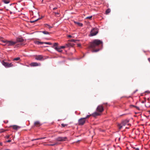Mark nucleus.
Returning <instances> with one entry per match:
<instances>
[{
    "mask_svg": "<svg viewBox=\"0 0 150 150\" xmlns=\"http://www.w3.org/2000/svg\"><path fill=\"white\" fill-rule=\"evenodd\" d=\"M103 45L102 41L98 39H95L89 43L88 48L92 52H97L101 49Z\"/></svg>",
    "mask_w": 150,
    "mask_h": 150,
    "instance_id": "f257e3e1",
    "label": "nucleus"
},
{
    "mask_svg": "<svg viewBox=\"0 0 150 150\" xmlns=\"http://www.w3.org/2000/svg\"><path fill=\"white\" fill-rule=\"evenodd\" d=\"M2 64L6 67H13V65L11 63H8L5 62L4 60L2 62Z\"/></svg>",
    "mask_w": 150,
    "mask_h": 150,
    "instance_id": "f03ea898",
    "label": "nucleus"
},
{
    "mask_svg": "<svg viewBox=\"0 0 150 150\" xmlns=\"http://www.w3.org/2000/svg\"><path fill=\"white\" fill-rule=\"evenodd\" d=\"M86 120L84 118H81L78 120V124L80 125H83L85 122Z\"/></svg>",
    "mask_w": 150,
    "mask_h": 150,
    "instance_id": "7ed1b4c3",
    "label": "nucleus"
},
{
    "mask_svg": "<svg viewBox=\"0 0 150 150\" xmlns=\"http://www.w3.org/2000/svg\"><path fill=\"white\" fill-rule=\"evenodd\" d=\"M67 139L66 137H58L57 138L56 140L58 141L63 142L66 141Z\"/></svg>",
    "mask_w": 150,
    "mask_h": 150,
    "instance_id": "20e7f679",
    "label": "nucleus"
},
{
    "mask_svg": "<svg viewBox=\"0 0 150 150\" xmlns=\"http://www.w3.org/2000/svg\"><path fill=\"white\" fill-rule=\"evenodd\" d=\"M96 110L99 112H102L104 110L103 105H98L97 108Z\"/></svg>",
    "mask_w": 150,
    "mask_h": 150,
    "instance_id": "39448f33",
    "label": "nucleus"
},
{
    "mask_svg": "<svg viewBox=\"0 0 150 150\" xmlns=\"http://www.w3.org/2000/svg\"><path fill=\"white\" fill-rule=\"evenodd\" d=\"M16 43V42L15 41H12L7 40L6 45L8 46H11L13 45Z\"/></svg>",
    "mask_w": 150,
    "mask_h": 150,
    "instance_id": "423d86ee",
    "label": "nucleus"
},
{
    "mask_svg": "<svg viewBox=\"0 0 150 150\" xmlns=\"http://www.w3.org/2000/svg\"><path fill=\"white\" fill-rule=\"evenodd\" d=\"M98 33L97 30L94 29H93L91 32V36H93L96 35Z\"/></svg>",
    "mask_w": 150,
    "mask_h": 150,
    "instance_id": "0eeeda50",
    "label": "nucleus"
},
{
    "mask_svg": "<svg viewBox=\"0 0 150 150\" xmlns=\"http://www.w3.org/2000/svg\"><path fill=\"white\" fill-rule=\"evenodd\" d=\"M43 59V56L41 55H36L35 59L37 60H41Z\"/></svg>",
    "mask_w": 150,
    "mask_h": 150,
    "instance_id": "6e6552de",
    "label": "nucleus"
},
{
    "mask_svg": "<svg viewBox=\"0 0 150 150\" xmlns=\"http://www.w3.org/2000/svg\"><path fill=\"white\" fill-rule=\"evenodd\" d=\"M41 64L40 63H38L37 62H32L30 64V65L31 66H40Z\"/></svg>",
    "mask_w": 150,
    "mask_h": 150,
    "instance_id": "1a4fd4ad",
    "label": "nucleus"
},
{
    "mask_svg": "<svg viewBox=\"0 0 150 150\" xmlns=\"http://www.w3.org/2000/svg\"><path fill=\"white\" fill-rule=\"evenodd\" d=\"M10 127H12L14 129L16 130H17L21 128V127L20 126L16 125H12Z\"/></svg>",
    "mask_w": 150,
    "mask_h": 150,
    "instance_id": "9d476101",
    "label": "nucleus"
},
{
    "mask_svg": "<svg viewBox=\"0 0 150 150\" xmlns=\"http://www.w3.org/2000/svg\"><path fill=\"white\" fill-rule=\"evenodd\" d=\"M128 121L127 120H125L122 122V125H123L124 126L126 125H131L129 124L128 123Z\"/></svg>",
    "mask_w": 150,
    "mask_h": 150,
    "instance_id": "9b49d317",
    "label": "nucleus"
},
{
    "mask_svg": "<svg viewBox=\"0 0 150 150\" xmlns=\"http://www.w3.org/2000/svg\"><path fill=\"white\" fill-rule=\"evenodd\" d=\"M34 125L36 127H40L41 125L39 121H37L35 122Z\"/></svg>",
    "mask_w": 150,
    "mask_h": 150,
    "instance_id": "f8f14e48",
    "label": "nucleus"
},
{
    "mask_svg": "<svg viewBox=\"0 0 150 150\" xmlns=\"http://www.w3.org/2000/svg\"><path fill=\"white\" fill-rule=\"evenodd\" d=\"M24 41V40L22 38H18L16 40V43L17 42H23Z\"/></svg>",
    "mask_w": 150,
    "mask_h": 150,
    "instance_id": "ddd939ff",
    "label": "nucleus"
},
{
    "mask_svg": "<svg viewBox=\"0 0 150 150\" xmlns=\"http://www.w3.org/2000/svg\"><path fill=\"white\" fill-rule=\"evenodd\" d=\"M55 49L56 50L60 52H62V50H61V49L60 48V47H55Z\"/></svg>",
    "mask_w": 150,
    "mask_h": 150,
    "instance_id": "4468645a",
    "label": "nucleus"
},
{
    "mask_svg": "<svg viewBox=\"0 0 150 150\" xmlns=\"http://www.w3.org/2000/svg\"><path fill=\"white\" fill-rule=\"evenodd\" d=\"M74 44L73 43H72L70 42H69L67 44H66V45L67 47H73Z\"/></svg>",
    "mask_w": 150,
    "mask_h": 150,
    "instance_id": "2eb2a0df",
    "label": "nucleus"
},
{
    "mask_svg": "<svg viewBox=\"0 0 150 150\" xmlns=\"http://www.w3.org/2000/svg\"><path fill=\"white\" fill-rule=\"evenodd\" d=\"M100 114L98 112H95L93 113L92 115L94 117H96L97 116L99 115Z\"/></svg>",
    "mask_w": 150,
    "mask_h": 150,
    "instance_id": "dca6fc26",
    "label": "nucleus"
},
{
    "mask_svg": "<svg viewBox=\"0 0 150 150\" xmlns=\"http://www.w3.org/2000/svg\"><path fill=\"white\" fill-rule=\"evenodd\" d=\"M74 23L79 26L82 27L83 26V25L82 23L76 22H74Z\"/></svg>",
    "mask_w": 150,
    "mask_h": 150,
    "instance_id": "f3484780",
    "label": "nucleus"
},
{
    "mask_svg": "<svg viewBox=\"0 0 150 150\" xmlns=\"http://www.w3.org/2000/svg\"><path fill=\"white\" fill-rule=\"evenodd\" d=\"M44 25H45V27L47 28H49V29H50L52 28V26H50L48 24H44Z\"/></svg>",
    "mask_w": 150,
    "mask_h": 150,
    "instance_id": "a211bd4d",
    "label": "nucleus"
},
{
    "mask_svg": "<svg viewBox=\"0 0 150 150\" xmlns=\"http://www.w3.org/2000/svg\"><path fill=\"white\" fill-rule=\"evenodd\" d=\"M45 138H46V137H41V138H37V139H32V141H33L34 140H40V139H44Z\"/></svg>",
    "mask_w": 150,
    "mask_h": 150,
    "instance_id": "6ab92c4d",
    "label": "nucleus"
},
{
    "mask_svg": "<svg viewBox=\"0 0 150 150\" xmlns=\"http://www.w3.org/2000/svg\"><path fill=\"white\" fill-rule=\"evenodd\" d=\"M36 43L37 45H40L43 44V43H44V42L38 41L36 42Z\"/></svg>",
    "mask_w": 150,
    "mask_h": 150,
    "instance_id": "aec40b11",
    "label": "nucleus"
},
{
    "mask_svg": "<svg viewBox=\"0 0 150 150\" xmlns=\"http://www.w3.org/2000/svg\"><path fill=\"white\" fill-rule=\"evenodd\" d=\"M3 1L5 4H8L10 2V1L9 0H3Z\"/></svg>",
    "mask_w": 150,
    "mask_h": 150,
    "instance_id": "412c9836",
    "label": "nucleus"
},
{
    "mask_svg": "<svg viewBox=\"0 0 150 150\" xmlns=\"http://www.w3.org/2000/svg\"><path fill=\"white\" fill-rule=\"evenodd\" d=\"M41 18H39L35 20L31 21H30V22L31 23H33L35 22H36V21H38L39 20H40V19H41Z\"/></svg>",
    "mask_w": 150,
    "mask_h": 150,
    "instance_id": "4be33fe9",
    "label": "nucleus"
},
{
    "mask_svg": "<svg viewBox=\"0 0 150 150\" xmlns=\"http://www.w3.org/2000/svg\"><path fill=\"white\" fill-rule=\"evenodd\" d=\"M110 9L108 8V9L106 11V14H107L108 13H110Z\"/></svg>",
    "mask_w": 150,
    "mask_h": 150,
    "instance_id": "5701e85b",
    "label": "nucleus"
},
{
    "mask_svg": "<svg viewBox=\"0 0 150 150\" xmlns=\"http://www.w3.org/2000/svg\"><path fill=\"white\" fill-rule=\"evenodd\" d=\"M118 126L119 127V129H120L122 128V126H123V125H122L121 123V124H118Z\"/></svg>",
    "mask_w": 150,
    "mask_h": 150,
    "instance_id": "b1692460",
    "label": "nucleus"
},
{
    "mask_svg": "<svg viewBox=\"0 0 150 150\" xmlns=\"http://www.w3.org/2000/svg\"><path fill=\"white\" fill-rule=\"evenodd\" d=\"M42 33L44 34H50L49 32L46 31H43Z\"/></svg>",
    "mask_w": 150,
    "mask_h": 150,
    "instance_id": "393cba45",
    "label": "nucleus"
},
{
    "mask_svg": "<svg viewBox=\"0 0 150 150\" xmlns=\"http://www.w3.org/2000/svg\"><path fill=\"white\" fill-rule=\"evenodd\" d=\"M131 106L136 108L138 110H139V107L137 106H136L135 105H131Z\"/></svg>",
    "mask_w": 150,
    "mask_h": 150,
    "instance_id": "a878e982",
    "label": "nucleus"
},
{
    "mask_svg": "<svg viewBox=\"0 0 150 150\" xmlns=\"http://www.w3.org/2000/svg\"><path fill=\"white\" fill-rule=\"evenodd\" d=\"M20 59V57H16V58H15L14 59H13V60L17 61V60H19V59Z\"/></svg>",
    "mask_w": 150,
    "mask_h": 150,
    "instance_id": "bb28decb",
    "label": "nucleus"
},
{
    "mask_svg": "<svg viewBox=\"0 0 150 150\" xmlns=\"http://www.w3.org/2000/svg\"><path fill=\"white\" fill-rule=\"evenodd\" d=\"M5 131H6V130H5L3 129H0V133L3 132H5Z\"/></svg>",
    "mask_w": 150,
    "mask_h": 150,
    "instance_id": "cd10ccee",
    "label": "nucleus"
},
{
    "mask_svg": "<svg viewBox=\"0 0 150 150\" xmlns=\"http://www.w3.org/2000/svg\"><path fill=\"white\" fill-rule=\"evenodd\" d=\"M1 41L4 43H6V44L7 41V40H1Z\"/></svg>",
    "mask_w": 150,
    "mask_h": 150,
    "instance_id": "c85d7f7f",
    "label": "nucleus"
},
{
    "mask_svg": "<svg viewBox=\"0 0 150 150\" xmlns=\"http://www.w3.org/2000/svg\"><path fill=\"white\" fill-rule=\"evenodd\" d=\"M69 41L70 42H76V40L74 39H72L70 40H69Z\"/></svg>",
    "mask_w": 150,
    "mask_h": 150,
    "instance_id": "c756f323",
    "label": "nucleus"
},
{
    "mask_svg": "<svg viewBox=\"0 0 150 150\" xmlns=\"http://www.w3.org/2000/svg\"><path fill=\"white\" fill-rule=\"evenodd\" d=\"M58 45V43H55L54 44L53 46L55 47H57V45Z\"/></svg>",
    "mask_w": 150,
    "mask_h": 150,
    "instance_id": "7c9ffc66",
    "label": "nucleus"
},
{
    "mask_svg": "<svg viewBox=\"0 0 150 150\" xmlns=\"http://www.w3.org/2000/svg\"><path fill=\"white\" fill-rule=\"evenodd\" d=\"M44 43L49 45H51L52 44L51 43L49 42H44Z\"/></svg>",
    "mask_w": 150,
    "mask_h": 150,
    "instance_id": "2f4dec72",
    "label": "nucleus"
},
{
    "mask_svg": "<svg viewBox=\"0 0 150 150\" xmlns=\"http://www.w3.org/2000/svg\"><path fill=\"white\" fill-rule=\"evenodd\" d=\"M91 115H87L85 117H84L85 120H86V119L89 118L91 116Z\"/></svg>",
    "mask_w": 150,
    "mask_h": 150,
    "instance_id": "473e14b6",
    "label": "nucleus"
},
{
    "mask_svg": "<svg viewBox=\"0 0 150 150\" xmlns=\"http://www.w3.org/2000/svg\"><path fill=\"white\" fill-rule=\"evenodd\" d=\"M92 18V16H89V17H86V19H91V18Z\"/></svg>",
    "mask_w": 150,
    "mask_h": 150,
    "instance_id": "72a5a7b5",
    "label": "nucleus"
},
{
    "mask_svg": "<svg viewBox=\"0 0 150 150\" xmlns=\"http://www.w3.org/2000/svg\"><path fill=\"white\" fill-rule=\"evenodd\" d=\"M67 125H66V124H61V125L63 127H65V126H67Z\"/></svg>",
    "mask_w": 150,
    "mask_h": 150,
    "instance_id": "f704fd0d",
    "label": "nucleus"
},
{
    "mask_svg": "<svg viewBox=\"0 0 150 150\" xmlns=\"http://www.w3.org/2000/svg\"><path fill=\"white\" fill-rule=\"evenodd\" d=\"M56 144H57L56 143H55V144H49V146H54Z\"/></svg>",
    "mask_w": 150,
    "mask_h": 150,
    "instance_id": "c9c22d12",
    "label": "nucleus"
},
{
    "mask_svg": "<svg viewBox=\"0 0 150 150\" xmlns=\"http://www.w3.org/2000/svg\"><path fill=\"white\" fill-rule=\"evenodd\" d=\"M60 47L61 49H64L65 47V46H61Z\"/></svg>",
    "mask_w": 150,
    "mask_h": 150,
    "instance_id": "e433bc0d",
    "label": "nucleus"
},
{
    "mask_svg": "<svg viewBox=\"0 0 150 150\" xmlns=\"http://www.w3.org/2000/svg\"><path fill=\"white\" fill-rule=\"evenodd\" d=\"M54 13H55V16L56 15H59V13L58 12H54Z\"/></svg>",
    "mask_w": 150,
    "mask_h": 150,
    "instance_id": "4c0bfd02",
    "label": "nucleus"
},
{
    "mask_svg": "<svg viewBox=\"0 0 150 150\" xmlns=\"http://www.w3.org/2000/svg\"><path fill=\"white\" fill-rule=\"evenodd\" d=\"M134 149H135V150H139V149L138 148H135Z\"/></svg>",
    "mask_w": 150,
    "mask_h": 150,
    "instance_id": "58836bf2",
    "label": "nucleus"
},
{
    "mask_svg": "<svg viewBox=\"0 0 150 150\" xmlns=\"http://www.w3.org/2000/svg\"><path fill=\"white\" fill-rule=\"evenodd\" d=\"M68 37H69V38H71V36L70 35H69L68 36Z\"/></svg>",
    "mask_w": 150,
    "mask_h": 150,
    "instance_id": "ea45409f",
    "label": "nucleus"
},
{
    "mask_svg": "<svg viewBox=\"0 0 150 150\" xmlns=\"http://www.w3.org/2000/svg\"><path fill=\"white\" fill-rule=\"evenodd\" d=\"M57 7H55V8H53V10H54L56 9H57Z\"/></svg>",
    "mask_w": 150,
    "mask_h": 150,
    "instance_id": "a19ab883",
    "label": "nucleus"
},
{
    "mask_svg": "<svg viewBox=\"0 0 150 150\" xmlns=\"http://www.w3.org/2000/svg\"><path fill=\"white\" fill-rule=\"evenodd\" d=\"M107 103H103V105H107Z\"/></svg>",
    "mask_w": 150,
    "mask_h": 150,
    "instance_id": "79ce46f5",
    "label": "nucleus"
},
{
    "mask_svg": "<svg viewBox=\"0 0 150 150\" xmlns=\"http://www.w3.org/2000/svg\"><path fill=\"white\" fill-rule=\"evenodd\" d=\"M11 142V140H8V141H7V142Z\"/></svg>",
    "mask_w": 150,
    "mask_h": 150,
    "instance_id": "37998d69",
    "label": "nucleus"
},
{
    "mask_svg": "<svg viewBox=\"0 0 150 150\" xmlns=\"http://www.w3.org/2000/svg\"><path fill=\"white\" fill-rule=\"evenodd\" d=\"M9 137V136H6V138L8 139Z\"/></svg>",
    "mask_w": 150,
    "mask_h": 150,
    "instance_id": "c03bdc74",
    "label": "nucleus"
},
{
    "mask_svg": "<svg viewBox=\"0 0 150 150\" xmlns=\"http://www.w3.org/2000/svg\"><path fill=\"white\" fill-rule=\"evenodd\" d=\"M148 60L149 61V62H150V58H149L148 59Z\"/></svg>",
    "mask_w": 150,
    "mask_h": 150,
    "instance_id": "a18cd8bd",
    "label": "nucleus"
},
{
    "mask_svg": "<svg viewBox=\"0 0 150 150\" xmlns=\"http://www.w3.org/2000/svg\"><path fill=\"white\" fill-rule=\"evenodd\" d=\"M2 104V102L1 101H0V105H1Z\"/></svg>",
    "mask_w": 150,
    "mask_h": 150,
    "instance_id": "49530a36",
    "label": "nucleus"
},
{
    "mask_svg": "<svg viewBox=\"0 0 150 150\" xmlns=\"http://www.w3.org/2000/svg\"><path fill=\"white\" fill-rule=\"evenodd\" d=\"M144 102H145L144 101H142V103H144Z\"/></svg>",
    "mask_w": 150,
    "mask_h": 150,
    "instance_id": "de8ad7c7",
    "label": "nucleus"
},
{
    "mask_svg": "<svg viewBox=\"0 0 150 150\" xmlns=\"http://www.w3.org/2000/svg\"><path fill=\"white\" fill-rule=\"evenodd\" d=\"M137 91V90H136L134 92V93H135L136 92V91Z\"/></svg>",
    "mask_w": 150,
    "mask_h": 150,
    "instance_id": "09e8293b",
    "label": "nucleus"
},
{
    "mask_svg": "<svg viewBox=\"0 0 150 150\" xmlns=\"http://www.w3.org/2000/svg\"><path fill=\"white\" fill-rule=\"evenodd\" d=\"M1 144V143H0V144Z\"/></svg>",
    "mask_w": 150,
    "mask_h": 150,
    "instance_id": "8fccbe9b",
    "label": "nucleus"
},
{
    "mask_svg": "<svg viewBox=\"0 0 150 150\" xmlns=\"http://www.w3.org/2000/svg\"><path fill=\"white\" fill-rule=\"evenodd\" d=\"M78 46H80V45H78Z\"/></svg>",
    "mask_w": 150,
    "mask_h": 150,
    "instance_id": "3c124183",
    "label": "nucleus"
},
{
    "mask_svg": "<svg viewBox=\"0 0 150 150\" xmlns=\"http://www.w3.org/2000/svg\"><path fill=\"white\" fill-rule=\"evenodd\" d=\"M149 112H150V110L149 111Z\"/></svg>",
    "mask_w": 150,
    "mask_h": 150,
    "instance_id": "603ef678",
    "label": "nucleus"
}]
</instances>
